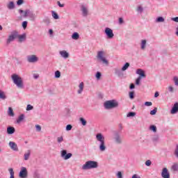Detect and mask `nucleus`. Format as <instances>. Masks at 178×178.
<instances>
[{
	"label": "nucleus",
	"mask_w": 178,
	"mask_h": 178,
	"mask_svg": "<svg viewBox=\"0 0 178 178\" xmlns=\"http://www.w3.org/2000/svg\"><path fill=\"white\" fill-rule=\"evenodd\" d=\"M149 130H151L152 131H153L154 133H156V126L155 125H151L149 127Z\"/></svg>",
	"instance_id": "35"
},
{
	"label": "nucleus",
	"mask_w": 178,
	"mask_h": 178,
	"mask_svg": "<svg viewBox=\"0 0 178 178\" xmlns=\"http://www.w3.org/2000/svg\"><path fill=\"white\" fill-rule=\"evenodd\" d=\"M11 79L14 84L17 86V88H19L20 90H23V88H24V84L23 83V79H22L20 76L16 74H13L11 76Z\"/></svg>",
	"instance_id": "2"
},
{
	"label": "nucleus",
	"mask_w": 178,
	"mask_h": 178,
	"mask_svg": "<svg viewBox=\"0 0 178 178\" xmlns=\"http://www.w3.org/2000/svg\"><path fill=\"white\" fill-rule=\"evenodd\" d=\"M26 60L29 63H37L40 60V58L35 54H32L27 56Z\"/></svg>",
	"instance_id": "8"
},
{
	"label": "nucleus",
	"mask_w": 178,
	"mask_h": 178,
	"mask_svg": "<svg viewBox=\"0 0 178 178\" xmlns=\"http://www.w3.org/2000/svg\"><path fill=\"white\" fill-rule=\"evenodd\" d=\"M79 122L81 123L82 126H87V120L83 118H80Z\"/></svg>",
	"instance_id": "33"
},
{
	"label": "nucleus",
	"mask_w": 178,
	"mask_h": 178,
	"mask_svg": "<svg viewBox=\"0 0 178 178\" xmlns=\"http://www.w3.org/2000/svg\"><path fill=\"white\" fill-rule=\"evenodd\" d=\"M141 76H138L136 80V86H140V81H141Z\"/></svg>",
	"instance_id": "48"
},
{
	"label": "nucleus",
	"mask_w": 178,
	"mask_h": 178,
	"mask_svg": "<svg viewBox=\"0 0 178 178\" xmlns=\"http://www.w3.org/2000/svg\"><path fill=\"white\" fill-rule=\"evenodd\" d=\"M8 172L10 173V178H15V171H13V168H8Z\"/></svg>",
	"instance_id": "31"
},
{
	"label": "nucleus",
	"mask_w": 178,
	"mask_h": 178,
	"mask_svg": "<svg viewBox=\"0 0 178 178\" xmlns=\"http://www.w3.org/2000/svg\"><path fill=\"white\" fill-rule=\"evenodd\" d=\"M26 33H23L22 35H19V32H17V38H18V42H24L26 38Z\"/></svg>",
	"instance_id": "15"
},
{
	"label": "nucleus",
	"mask_w": 178,
	"mask_h": 178,
	"mask_svg": "<svg viewBox=\"0 0 178 178\" xmlns=\"http://www.w3.org/2000/svg\"><path fill=\"white\" fill-rule=\"evenodd\" d=\"M8 146L13 151H19V147H17V144L15 142L10 141L8 143Z\"/></svg>",
	"instance_id": "14"
},
{
	"label": "nucleus",
	"mask_w": 178,
	"mask_h": 178,
	"mask_svg": "<svg viewBox=\"0 0 178 178\" xmlns=\"http://www.w3.org/2000/svg\"><path fill=\"white\" fill-rule=\"evenodd\" d=\"M24 120V114L20 115V116L17 120V123L19 124L21 122H23Z\"/></svg>",
	"instance_id": "30"
},
{
	"label": "nucleus",
	"mask_w": 178,
	"mask_h": 178,
	"mask_svg": "<svg viewBox=\"0 0 178 178\" xmlns=\"http://www.w3.org/2000/svg\"><path fill=\"white\" fill-rule=\"evenodd\" d=\"M172 20L176 23H178V17L172 18Z\"/></svg>",
	"instance_id": "61"
},
{
	"label": "nucleus",
	"mask_w": 178,
	"mask_h": 178,
	"mask_svg": "<svg viewBox=\"0 0 178 178\" xmlns=\"http://www.w3.org/2000/svg\"><path fill=\"white\" fill-rule=\"evenodd\" d=\"M145 106H152V102H145Z\"/></svg>",
	"instance_id": "54"
},
{
	"label": "nucleus",
	"mask_w": 178,
	"mask_h": 178,
	"mask_svg": "<svg viewBox=\"0 0 178 178\" xmlns=\"http://www.w3.org/2000/svg\"><path fill=\"white\" fill-rule=\"evenodd\" d=\"M136 74H139V77H140V79H143V77H146L145 72H144V70H143L142 69H138L136 71Z\"/></svg>",
	"instance_id": "17"
},
{
	"label": "nucleus",
	"mask_w": 178,
	"mask_h": 178,
	"mask_svg": "<svg viewBox=\"0 0 178 178\" xmlns=\"http://www.w3.org/2000/svg\"><path fill=\"white\" fill-rule=\"evenodd\" d=\"M55 77H56V79H59L60 77V71L55 72Z\"/></svg>",
	"instance_id": "45"
},
{
	"label": "nucleus",
	"mask_w": 178,
	"mask_h": 178,
	"mask_svg": "<svg viewBox=\"0 0 178 178\" xmlns=\"http://www.w3.org/2000/svg\"><path fill=\"white\" fill-rule=\"evenodd\" d=\"M72 40H79L80 38V35H79V33L74 32L72 35Z\"/></svg>",
	"instance_id": "26"
},
{
	"label": "nucleus",
	"mask_w": 178,
	"mask_h": 178,
	"mask_svg": "<svg viewBox=\"0 0 178 178\" xmlns=\"http://www.w3.org/2000/svg\"><path fill=\"white\" fill-rule=\"evenodd\" d=\"M173 81H174L175 86H177V87H178V77L177 76L173 77Z\"/></svg>",
	"instance_id": "42"
},
{
	"label": "nucleus",
	"mask_w": 178,
	"mask_h": 178,
	"mask_svg": "<svg viewBox=\"0 0 178 178\" xmlns=\"http://www.w3.org/2000/svg\"><path fill=\"white\" fill-rule=\"evenodd\" d=\"M129 67H130V63H126L124 64V65L122 67L121 70L122 72H124V71L127 70V69H129Z\"/></svg>",
	"instance_id": "29"
},
{
	"label": "nucleus",
	"mask_w": 178,
	"mask_h": 178,
	"mask_svg": "<svg viewBox=\"0 0 178 178\" xmlns=\"http://www.w3.org/2000/svg\"><path fill=\"white\" fill-rule=\"evenodd\" d=\"M7 6V8L9 10H13V9H15V2L13 1H10L7 3L6 5Z\"/></svg>",
	"instance_id": "18"
},
{
	"label": "nucleus",
	"mask_w": 178,
	"mask_h": 178,
	"mask_svg": "<svg viewBox=\"0 0 178 178\" xmlns=\"http://www.w3.org/2000/svg\"><path fill=\"white\" fill-rule=\"evenodd\" d=\"M57 3L60 8H63L65 6V4H61L60 1H58Z\"/></svg>",
	"instance_id": "63"
},
{
	"label": "nucleus",
	"mask_w": 178,
	"mask_h": 178,
	"mask_svg": "<svg viewBox=\"0 0 178 178\" xmlns=\"http://www.w3.org/2000/svg\"><path fill=\"white\" fill-rule=\"evenodd\" d=\"M22 27H23V29L27 28V22L26 21H24L22 22Z\"/></svg>",
	"instance_id": "59"
},
{
	"label": "nucleus",
	"mask_w": 178,
	"mask_h": 178,
	"mask_svg": "<svg viewBox=\"0 0 178 178\" xmlns=\"http://www.w3.org/2000/svg\"><path fill=\"white\" fill-rule=\"evenodd\" d=\"M168 90L169 92H171V93L175 92V88H173V86H169L168 87Z\"/></svg>",
	"instance_id": "39"
},
{
	"label": "nucleus",
	"mask_w": 178,
	"mask_h": 178,
	"mask_svg": "<svg viewBox=\"0 0 178 178\" xmlns=\"http://www.w3.org/2000/svg\"><path fill=\"white\" fill-rule=\"evenodd\" d=\"M97 141H99V149L101 152H105L106 151V145H105V137L102 134L99 133L96 135Z\"/></svg>",
	"instance_id": "1"
},
{
	"label": "nucleus",
	"mask_w": 178,
	"mask_h": 178,
	"mask_svg": "<svg viewBox=\"0 0 178 178\" xmlns=\"http://www.w3.org/2000/svg\"><path fill=\"white\" fill-rule=\"evenodd\" d=\"M17 38V31H13L11 32V34L8 36L7 40H6V44L7 45H9L13 41H15Z\"/></svg>",
	"instance_id": "7"
},
{
	"label": "nucleus",
	"mask_w": 178,
	"mask_h": 178,
	"mask_svg": "<svg viewBox=\"0 0 178 178\" xmlns=\"http://www.w3.org/2000/svg\"><path fill=\"white\" fill-rule=\"evenodd\" d=\"M36 131H41V126L36 124L35 125Z\"/></svg>",
	"instance_id": "57"
},
{
	"label": "nucleus",
	"mask_w": 178,
	"mask_h": 178,
	"mask_svg": "<svg viewBox=\"0 0 178 178\" xmlns=\"http://www.w3.org/2000/svg\"><path fill=\"white\" fill-rule=\"evenodd\" d=\"M72 156L73 154H72V153H67V151L66 149H63L60 151V156L65 161H67V159H70V157Z\"/></svg>",
	"instance_id": "9"
},
{
	"label": "nucleus",
	"mask_w": 178,
	"mask_h": 178,
	"mask_svg": "<svg viewBox=\"0 0 178 178\" xmlns=\"http://www.w3.org/2000/svg\"><path fill=\"white\" fill-rule=\"evenodd\" d=\"M59 54L60 57L63 58V59H67L70 56V54L66 50L60 51Z\"/></svg>",
	"instance_id": "13"
},
{
	"label": "nucleus",
	"mask_w": 178,
	"mask_h": 178,
	"mask_svg": "<svg viewBox=\"0 0 178 178\" xmlns=\"http://www.w3.org/2000/svg\"><path fill=\"white\" fill-rule=\"evenodd\" d=\"M159 140V136L158 135H155L153 138H152V141L156 142Z\"/></svg>",
	"instance_id": "49"
},
{
	"label": "nucleus",
	"mask_w": 178,
	"mask_h": 178,
	"mask_svg": "<svg viewBox=\"0 0 178 178\" xmlns=\"http://www.w3.org/2000/svg\"><path fill=\"white\" fill-rule=\"evenodd\" d=\"M127 118H132L134 116H136V113L134 112H129L128 114H127Z\"/></svg>",
	"instance_id": "46"
},
{
	"label": "nucleus",
	"mask_w": 178,
	"mask_h": 178,
	"mask_svg": "<svg viewBox=\"0 0 178 178\" xmlns=\"http://www.w3.org/2000/svg\"><path fill=\"white\" fill-rule=\"evenodd\" d=\"M72 129H73V127L72 126V124H67L66 126L67 131H70V130H72Z\"/></svg>",
	"instance_id": "50"
},
{
	"label": "nucleus",
	"mask_w": 178,
	"mask_h": 178,
	"mask_svg": "<svg viewBox=\"0 0 178 178\" xmlns=\"http://www.w3.org/2000/svg\"><path fill=\"white\" fill-rule=\"evenodd\" d=\"M29 16H30L31 20H35V17H36L35 14L31 13V14H30Z\"/></svg>",
	"instance_id": "56"
},
{
	"label": "nucleus",
	"mask_w": 178,
	"mask_h": 178,
	"mask_svg": "<svg viewBox=\"0 0 178 178\" xmlns=\"http://www.w3.org/2000/svg\"><path fill=\"white\" fill-rule=\"evenodd\" d=\"M178 112V103H175L171 110V113L174 115L175 113H177Z\"/></svg>",
	"instance_id": "20"
},
{
	"label": "nucleus",
	"mask_w": 178,
	"mask_h": 178,
	"mask_svg": "<svg viewBox=\"0 0 178 178\" xmlns=\"http://www.w3.org/2000/svg\"><path fill=\"white\" fill-rule=\"evenodd\" d=\"M23 3H24V1L23 0H18L17 1V5H18L19 6H20V5H23Z\"/></svg>",
	"instance_id": "55"
},
{
	"label": "nucleus",
	"mask_w": 178,
	"mask_h": 178,
	"mask_svg": "<svg viewBox=\"0 0 178 178\" xmlns=\"http://www.w3.org/2000/svg\"><path fill=\"white\" fill-rule=\"evenodd\" d=\"M81 12L83 17H87L88 16V8L86 5L82 4L81 6Z\"/></svg>",
	"instance_id": "11"
},
{
	"label": "nucleus",
	"mask_w": 178,
	"mask_h": 178,
	"mask_svg": "<svg viewBox=\"0 0 178 178\" xmlns=\"http://www.w3.org/2000/svg\"><path fill=\"white\" fill-rule=\"evenodd\" d=\"M8 115L11 118H13L15 116V113L13 112V108H12V107L8 108Z\"/></svg>",
	"instance_id": "25"
},
{
	"label": "nucleus",
	"mask_w": 178,
	"mask_h": 178,
	"mask_svg": "<svg viewBox=\"0 0 178 178\" xmlns=\"http://www.w3.org/2000/svg\"><path fill=\"white\" fill-rule=\"evenodd\" d=\"M147 47V40H142L140 43V48L141 49L144 50Z\"/></svg>",
	"instance_id": "24"
},
{
	"label": "nucleus",
	"mask_w": 178,
	"mask_h": 178,
	"mask_svg": "<svg viewBox=\"0 0 178 178\" xmlns=\"http://www.w3.org/2000/svg\"><path fill=\"white\" fill-rule=\"evenodd\" d=\"M105 109H113L119 106V102L115 99L108 100L104 102Z\"/></svg>",
	"instance_id": "4"
},
{
	"label": "nucleus",
	"mask_w": 178,
	"mask_h": 178,
	"mask_svg": "<svg viewBox=\"0 0 178 178\" xmlns=\"http://www.w3.org/2000/svg\"><path fill=\"white\" fill-rule=\"evenodd\" d=\"M79 90L77 91L78 94H81L83 92V90H84V83L81 82L80 84L79 85Z\"/></svg>",
	"instance_id": "22"
},
{
	"label": "nucleus",
	"mask_w": 178,
	"mask_h": 178,
	"mask_svg": "<svg viewBox=\"0 0 178 178\" xmlns=\"http://www.w3.org/2000/svg\"><path fill=\"white\" fill-rule=\"evenodd\" d=\"M30 155H31V150L29 149L24 154V161H29V159H30Z\"/></svg>",
	"instance_id": "19"
},
{
	"label": "nucleus",
	"mask_w": 178,
	"mask_h": 178,
	"mask_svg": "<svg viewBox=\"0 0 178 178\" xmlns=\"http://www.w3.org/2000/svg\"><path fill=\"white\" fill-rule=\"evenodd\" d=\"M136 11L138 13H141L142 12H144V8L141 6H138L136 8Z\"/></svg>",
	"instance_id": "40"
},
{
	"label": "nucleus",
	"mask_w": 178,
	"mask_h": 178,
	"mask_svg": "<svg viewBox=\"0 0 178 178\" xmlns=\"http://www.w3.org/2000/svg\"><path fill=\"white\" fill-rule=\"evenodd\" d=\"M161 177L163 178H170V174L168 171V168H164L161 172Z\"/></svg>",
	"instance_id": "16"
},
{
	"label": "nucleus",
	"mask_w": 178,
	"mask_h": 178,
	"mask_svg": "<svg viewBox=\"0 0 178 178\" xmlns=\"http://www.w3.org/2000/svg\"><path fill=\"white\" fill-rule=\"evenodd\" d=\"M172 170H173V172H178V163H175L172 167H171Z\"/></svg>",
	"instance_id": "27"
},
{
	"label": "nucleus",
	"mask_w": 178,
	"mask_h": 178,
	"mask_svg": "<svg viewBox=\"0 0 178 178\" xmlns=\"http://www.w3.org/2000/svg\"><path fill=\"white\" fill-rule=\"evenodd\" d=\"M0 99H6V96L3 92H0Z\"/></svg>",
	"instance_id": "43"
},
{
	"label": "nucleus",
	"mask_w": 178,
	"mask_h": 178,
	"mask_svg": "<svg viewBox=\"0 0 178 178\" xmlns=\"http://www.w3.org/2000/svg\"><path fill=\"white\" fill-rule=\"evenodd\" d=\"M102 76V74H101V72H97L95 74V77L97 79V80H101V76Z\"/></svg>",
	"instance_id": "36"
},
{
	"label": "nucleus",
	"mask_w": 178,
	"mask_h": 178,
	"mask_svg": "<svg viewBox=\"0 0 178 178\" xmlns=\"http://www.w3.org/2000/svg\"><path fill=\"white\" fill-rule=\"evenodd\" d=\"M174 155L178 159V145H176V148H175V149L174 151Z\"/></svg>",
	"instance_id": "37"
},
{
	"label": "nucleus",
	"mask_w": 178,
	"mask_h": 178,
	"mask_svg": "<svg viewBox=\"0 0 178 178\" xmlns=\"http://www.w3.org/2000/svg\"><path fill=\"white\" fill-rule=\"evenodd\" d=\"M114 72L117 76H122V71L119 68H115Z\"/></svg>",
	"instance_id": "34"
},
{
	"label": "nucleus",
	"mask_w": 178,
	"mask_h": 178,
	"mask_svg": "<svg viewBox=\"0 0 178 178\" xmlns=\"http://www.w3.org/2000/svg\"><path fill=\"white\" fill-rule=\"evenodd\" d=\"M19 13L23 17H27V15L29 14V10H26L25 11L19 9L18 10Z\"/></svg>",
	"instance_id": "21"
},
{
	"label": "nucleus",
	"mask_w": 178,
	"mask_h": 178,
	"mask_svg": "<svg viewBox=\"0 0 178 178\" xmlns=\"http://www.w3.org/2000/svg\"><path fill=\"white\" fill-rule=\"evenodd\" d=\"M152 163V162L150 160H147L145 162V165L146 166H151V164Z\"/></svg>",
	"instance_id": "58"
},
{
	"label": "nucleus",
	"mask_w": 178,
	"mask_h": 178,
	"mask_svg": "<svg viewBox=\"0 0 178 178\" xmlns=\"http://www.w3.org/2000/svg\"><path fill=\"white\" fill-rule=\"evenodd\" d=\"M57 142L58 143V144H60V143H63V136L58 137Z\"/></svg>",
	"instance_id": "44"
},
{
	"label": "nucleus",
	"mask_w": 178,
	"mask_h": 178,
	"mask_svg": "<svg viewBox=\"0 0 178 178\" xmlns=\"http://www.w3.org/2000/svg\"><path fill=\"white\" fill-rule=\"evenodd\" d=\"M157 111H158V108H154L152 111H150V115H156Z\"/></svg>",
	"instance_id": "41"
},
{
	"label": "nucleus",
	"mask_w": 178,
	"mask_h": 178,
	"mask_svg": "<svg viewBox=\"0 0 178 178\" xmlns=\"http://www.w3.org/2000/svg\"><path fill=\"white\" fill-rule=\"evenodd\" d=\"M165 18L163 17H159L156 19V23H163Z\"/></svg>",
	"instance_id": "32"
},
{
	"label": "nucleus",
	"mask_w": 178,
	"mask_h": 178,
	"mask_svg": "<svg viewBox=\"0 0 178 178\" xmlns=\"http://www.w3.org/2000/svg\"><path fill=\"white\" fill-rule=\"evenodd\" d=\"M44 23H46V24H49V23H51V20L49 19V18H46L43 19Z\"/></svg>",
	"instance_id": "53"
},
{
	"label": "nucleus",
	"mask_w": 178,
	"mask_h": 178,
	"mask_svg": "<svg viewBox=\"0 0 178 178\" xmlns=\"http://www.w3.org/2000/svg\"><path fill=\"white\" fill-rule=\"evenodd\" d=\"M34 109V107L31 106V104H28L26 106V111H33Z\"/></svg>",
	"instance_id": "47"
},
{
	"label": "nucleus",
	"mask_w": 178,
	"mask_h": 178,
	"mask_svg": "<svg viewBox=\"0 0 178 178\" xmlns=\"http://www.w3.org/2000/svg\"><path fill=\"white\" fill-rule=\"evenodd\" d=\"M104 33L107 38H109L110 40H111V38H113V37H115V34H113V31L110 28H106Z\"/></svg>",
	"instance_id": "10"
},
{
	"label": "nucleus",
	"mask_w": 178,
	"mask_h": 178,
	"mask_svg": "<svg viewBox=\"0 0 178 178\" xmlns=\"http://www.w3.org/2000/svg\"><path fill=\"white\" fill-rule=\"evenodd\" d=\"M33 177L34 178H42L41 175L38 173V172L35 171L33 174Z\"/></svg>",
	"instance_id": "38"
},
{
	"label": "nucleus",
	"mask_w": 178,
	"mask_h": 178,
	"mask_svg": "<svg viewBox=\"0 0 178 178\" xmlns=\"http://www.w3.org/2000/svg\"><path fill=\"white\" fill-rule=\"evenodd\" d=\"M40 77V75L38 74H33V79H38Z\"/></svg>",
	"instance_id": "62"
},
{
	"label": "nucleus",
	"mask_w": 178,
	"mask_h": 178,
	"mask_svg": "<svg viewBox=\"0 0 178 178\" xmlns=\"http://www.w3.org/2000/svg\"><path fill=\"white\" fill-rule=\"evenodd\" d=\"M51 16L55 20H58L59 19V15L55 11H51Z\"/></svg>",
	"instance_id": "28"
},
{
	"label": "nucleus",
	"mask_w": 178,
	"mask_h": 178,
	"mask_svg": "<svg viewBox=\"0 0 178 178\" xmlns=\"http://www.w3.org/2000/svg\"><path fill=\"white\" fill-rule=\"evenodd\" d=\"M27 175H28L27 168H26V167H22L19 172V177L26 178L27 177Z\"/></svg>",
	"instance_id": "12"
},
{
	"label": "nucleus",
	"mask_w": 178,
	"mask_h": 178,
	"mask_svg": "<svg viewBox=\"0 0 178 178\" xmlns=\"http://www.w3.org/2000/svg\"><path fill=\"white\" fill-rule=\"evenodd\" d=\"M15 131V127H8L7 128V134H13Z\"/></svg>",
	"instance_id": "23"
},
{
	"label": "nucleus",
	"mask_w": 178,
	"mask_h": 178,
	"mask_svg": "<svg viewBox=\"0 0 178 178\" xmlns=\"http://www.w3.org/2000/svg\"><path fill=\"white\" fill-rule=\"evenodd\" d=\"M96 58L97 60L99 62H102L103 65H105L106 66H108V65H109V61H108L106 58H105V51H98Z\"/></svg>",
	"instance_id": "5"
},
{
	"label": "nucleus",
	"mask_w": 178,
	"mask_h": 178,
	"mask_svg": "<svg viewBox=\"0 0 178 178\" xmlns=\"http://www.w3.org/2000/svg\"><path fill=\"white\" fill-rule=\"evenodd\" d=\"M118 178H123V175L122 174V172L118 171L116 175Z\"/></svg>",
	"instance_id": "52"
},
{
	"label": "nucleus",
	"mask_w": 178,
	"mask_h": 178,
	"mask_svg": "<svg viewBox=\"0 0 178 178\" xmlns=\"http://www.w3.org/2000/svg\"><path fill=\"white\" fill-rule=\"evenodd\" d=\"M129 98L130 99H134V92H129Z\"/></svg>",
	"instance_id": "51"
},
{
	"label": "nucleus",
	"mask_w": 178,
	"mask_h": 178,
	"mask_svg": "<svg viewBox=\"0 0 178 178\" xmlns=\"http://www.w3.org/2000/svg\"><path fill=\"white\" fill-rule=\"evenodd\" d=\"M129 88L131 90H133V88H136V86H134V83H131L129 86Z\"/></svg>",
	"instance_id": "64"
},
{
	"label": "nucleus",
	"mask_w": 178,
	"mask_h": 178,
	"mask_svg": "<svg viewBox=\"0 0 178 178\" xmlns=\"http://www.w3.org/2000/svg\"><path fill=\"white\" fill-rule=\"evenodd\" d=\"M124 23V21L123 20V18L120 17L119 18V24H123Z\"/></svg>",
	"instance_id": "60"
},
{
	"label": "nucleus",
	"mask_w": 178,
	"mask_h": 178,
	"mask_svg": "<svg viewBox=\"0 0 178 178\" xmlns=\"http://www.w3.org/2000/svg\"><path fill=\"white\" fill-rule=\"evenodd\" d=\"M114 143L115 144H117V145H120L123 144V137H122V135L118 131H115L114 133Z\"/></svg>",
	"instance_id": "6"
},
{
	"label": "nucleus",
	"mask_w": 178,
	"mask_h": 178,
	"mask_svg": "<svg viewBox=\"0 0 178 178\" xmlns=\"http://www.w3.org/2000/svg\"><path fill=\"white\" fill-rule=\"evenodd\" d=\"M98 168V163L94 161H88L81 166L82 170H90Z\"/></svg>",
	"instance_id": "3"
}]
</instances>
